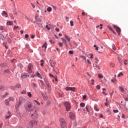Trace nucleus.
I'll return each mask as SVG.
<instances>
[{"instance_id": "1", "label": "nucleus", "mask_w": 128, "mask_h": 128, "mask_svg": "<svg viewBox=\"0 0 128 128\" xmlns=\"http://www.w3.org/2000/svg\"><path fill=\"white\" fill-rule=\"evenodd\" d=\"M25 109L27 112H32L34 110V106L32 103H28L24 106Z\"/></svg>"}, {"instance_id": "2", "label": "nucleus", "mask_w": 128, "mask_h": 128, "mask_svg": "<svg viewBox=\"0 0 128 128\" xmlns=\"http://www.w3.org/2000/svg\"><path fill=\"white\" fill-rule=\"evenodd\" d=\"M60 125L62 128H66V121L64 120L62 118H60Z\"/></svg>"}, {"instance_id": "3", "label": "nucleus", "mask_w": 128, "mask_h": 128, "mask_svg": "<svg viewBox=\"0 0 128 128\" xmlns=\"http://www.w3.org/2000/svg\"><path fill=\"white\" fill-rule=\"evenodd\" d=\"M32 68H34V66L32 64H29L28 66L27 72L28 74H32Z\"/></svg>"}, {"instance_id": "4", "label": "nucleus", "mask_w": 128, "mask_h": 128, "mask_svg": "<svg viewBox=\"0 0 128 128\" xmlns=\"http://www.w3.org/2000/svg\"><path fill=\"white\" fill-rule=\"evenodd\" d=\"M22 98H20L19 100L18 101V103L16 105V110H18V107L20 106L22 103Z\"/></svg>"}, {"instance_id": "5", "label": "nucleus", "mask_w": 128, "mask_h": 128, "mask_svg": "<svg viewBox=\"0 0 128 128\" xmlns=\"http://www.w3.org/2000/svg\"><path fill=\"white\" fill-rule=\"evenodd\" d=\"M64 106L66 107V112H70V104L68 102H65Z\"/></svg>"}, {"instance_id": "6", "label": "nucleus", "mask_w": 128, "mask_h": 128, "mask_svg": "<svg viewBox=\"0 0 128 128\" xmlns=\"http://www.w3.org/2000/svg\"><path fill=\"white\" fill-rule=\"evenodd\" d=\"M76 88L74 87H66L65 88V90H72V92H76Z\"/></svg>"}, {"instance_id": "7", "label": "nucleus", "mask_w": 128, "mask_h": 128, "mask_svg": "<svg viewBox=\"0 0 128 128\" xmlns=\"http://www.w3.org/2000/svg\"><path fill=\"white\" fill-rule=\"evenodd\" d=\"M21 77L22 78H30V75L28 73L24 72L22 74Z\"/></svg>"}, {"instance_id": "8", "label": "nucleus", "mask_w": 128, "mask_h": 128, "mask_svg": "<svg viewBox=\"0 0 128 128\" xmlns=\"http://www.w3.org/2000/svg\"><path fill=\"white\" fill-rule=\"evenodd\" d=\"M113 27L114 28L116 29L117 32H118V34L120 35V32H121L120 28L116 26V25H113Z\"/></svg>"}, {"instance_id": "9", "label": "nucleus", "mask_w": 128, "mask_h": 128, "mask_svg": "<svg viewBox=\"0 0 128 128\" xmlns=\"http://www.w3.org/2000/svg\"><path fill=\"white\" fill-rule=\"evenodd\" d=\"M33 126H34V122H32V121L30 122L28 124V128H32Z\"/></svg>"}, {"instance_id": "10", "label": "nucleus", "mask_w": 128, "mask_h": 128, "mask_svg": "<svg viewBox=\"0 0 128 128\" xmlns=\"http://www.w3.org/2000/svg\"><path fill=\"white\" fill-rule=\"evenodd\" d=\"M10 116H12V114H10V112H8V115L6 116L5 118H6V120H8V118H10Z\"/></svg>"}, {"instance_id": "11", "label": "nucleus", "mask_w": 128, "mask_h": 128, "mask_svg": "<svg viewBox=\"0 0 128 128\" xmlns=\"http://www.w3.org/2000/svg\"><path fill=\"white\" fill-rule=\"evenodd\" d=\"M70 120H74V113H70Z\"/></svg>"}, {"instance_id": "12", "label": "nucleus", "mask_w": 128, "mask_h": 128, "mask_svg": "<svg viewBox=\"0 0 128 128\" xmlns=\"http://www.w3.org/2000/svg\"><path fill=\"white\" fill-rule=\"evenodd\" d=\"M2 14V16H5L6 18H8V13L6 12L3 11Z\"/></svg>"}, {"instance_id": "13", "label": "nucleus", "mask_w": 128, "mask_h": 128, "mask_svg": "<svg viewBox=\"0 0 128 128\" xmlns=\"http://www.w3.org/2000/svg\"><path fill=\"white\" fill-rule=\"evenodd\" d=\"M5 104H6V106H10V100L6 99L5 100Z\"/></svg>"}, {"instance_id": "14", "label": "nucleus", "mask_w": 128, "mask_h": 128, "mask_svg": "<svg viewBox=\"0 0 128 128\" xmlns=\"http://www.w3.org/2000/svg\"><path fill=\"white\" fill-rule=\"evenodd\" d=\"M36 116H38V114H36V112L34 114H31V117L32 118H36Z\"/></svg>"}, {"instance_id": "15", "label": "nucleus", "mask_w": 128, "mask_h": 128, "mask_svg": "<svg viewBox=\"0 0 128 128\" xmlns=\"http://www.w3.org/2000/svg\"><path fill=\"white\" fill-rule=\"evenodd\" d=\"M36 76H38V78H39L41 80H42V75L38 73V72H36Z\"/></svg>"}, {"instance_id": "16", "label": "nucleus", "mask_w": 128, "mask_h": 128, "mask_svg": "<svg viewBox=\"0 0 128 128\" xmlns=\"http://www.w3.org/2000/svg\"><path fill=\"white\" fill-rule=\"evenodd\" d=\"M6 38H4V36L2 34H0V40H4Z\"/></svg>"}, {"instance_id": "17", "label": "nucleus", "mask_w": 128, "mask_h": 128, "mask_svg": "<svg viewBox=\"0 0 128 128\" xmlns=\"http://www.w3.org/2000/svg\"><path fill=\"white\" fill-rule=\"evenodd\" d=\"M4 74H10V70L7 69L6 70H4Z\"/></svg>"}, {"instance_id": "18", "label": "nucleus", "mask_w": 128, "mask_h": 128, "mask_svg": "<svg viewBox=\"0 0 128 128\" xmlns=\"http://www.w3.org/2000/svg\"><path fill=\"white\" fill-rule=\"evenodd\" d=\"M64 38L67 40H68V42H70V38L68 36L65 35Z\"/></svg>"}, {"instance_id": "19", "label": "nucleus", "mask_w": 128, "mask_h": 128, "mask_svg": "<svg viewBox=\"0 0 128 128\" xmlns=\"http://www.w3.org/2000/svg\"><path fill=\"white\" fill-rule=\"evenodd\" d=\"M35 20L38 22H42V19H40V18H36L35 19Z\"/></svg>"}, {"instance_id": "20", "label": "nucleus", "mask_w": 128, "mask_h": 128, "mask_svg": "<svg viewBox=\"0 0 128 128\" xmlns=\"http://www.w3.org/2000/svg\"><path fill=\"white\" fill-rule=\"evenodd\" d=\"M44 82L46 84H50V82H48V80L46 78H44Z\"/></svg>"}, {"instance_id": "21", "label": "nucleus", "mask_w": 128, "mask_h": 128, "mask_svg": "<svg viewBox=\"0 0 128 128\" xmlns=\"http://www.w3.org/2000/svg\"><path fill=\"white\" fill-rule=\"evenodd\" d=\"M94 68H95L96 70H100V66L96 64L95 66L94 65Z\"/></svg>"}, {"instance_id": "22", "label": "nucleus", "mask_w": 128, "mask_h": 128, "mask_svg": "<svg viewBox=\"0 0 128 128\" xmlns=\"http://www.w3.org/2000/svg\"><path fill=\"white\" fill-rule=\"evenodd\" d=\"M0 66H2V68H6V63H2L0 64Z\"/></svg>"}, {"instance_id": "23", "label": "nucleus", "mask_w": 128, "mask_h": 128, "mask_svg": "<svg viewBox=\"0 0 128 128\" xmlns=\"http://www.w3.org/2000/svg\"><path fill=\"white\" fill-rule=\"evenodd\" d=\"M12 22H6V24H8V26H12Z\"/></svg>"}, {"instance_id": "24", "label": "nucleus", "mask_w": 128, "mask_h": 128, "mask_svg": "<svg viewBox=\"0 0 128 128\" xmlns=\"http://www.w3.org/2000/svg\"><path fill=\"white\" fill-rule=\"evenodd\" d=\"M118 59L119 62L121 64H122V58H120V56L118 57Z\"/></svg>"}, {"instance_id": "25", "label": "nucleus", "mask_w": 128, "mask_h": 128, "mask_svg": "<svg viewBox=\"0 0 128 128\" xmlns=\"http://www.w3.org/2000/svg\"><path fill=\"white\" fill-rule=\"evenodd\" d=\"M7 41H8V44H12V39L10 38H8Z\"/></svg>"}, {"instance_id": "26", "label": "nucleus", "mask_w": 128, "mask_h": 128, "mask_svg": "<svg viewBox=\"0 0 128 128\" xmlns=\"http://www.w3.org/2000/svg\"><path fill=\"white\" fill-rule=\"evenodd\" d=\"M18 68H24V66H22V64H18Z\"/></svg>"}, {"instance_id": "27", "label": "nucleus", "mask_w": 128, "mask_h": 128, "mask_svg": "<svg viewBox=\"0 0 128 128\" xmlns=\"http://www.w3.org/2000/svg\"><path fill=\"white\" fill-rule=\"evenodd\" d=\"M120 90L122 92H124V89L122 87H120Z\"/></svg>"}, {"instance_id": "28", "label": "nucleus", "mask_w": 128, "mask_h": 128, "mask_svg": "<svg viewBox=\"0 0 128 128\" xmlns=\"http://www.w3.org/2000/svg\"><path fill=\"white\" fill-rule=\"evenodd\" d=\"M8 100H9L10 101V102H14V99L12 97H10Z\"/></svg>"}, {"instance_id": "29", "label": "nucleus", "mask_w": 128, "mask_h": 128, "mask_svg": "<svg viewBox=\"0 0 128 128\" xmlns=\"http://www.w3.org/2000/svg\"><path fill=\"white\" fill-rule=\"evenodd\" d=\"M86 106V104H84V103L82 102L80 104V106H81V108H84Z\"/></svg>"}, {"instance_id": "30", "label": "nucleus", "mask_w": 128, "mask_h": 128, "mask_svg": "<svg viewBox=\"0 0 128 128\" xmlns=\"http://www.w3.org/2000/svg\"><path fill=\"white\" fill-rule=\"evenodd\" d=\"M48 46V44L46 42H45L44 45L42 46V48H46V46Z\"/></svg>"}, {"instance_id": "31", "label": "nucleus", "mask_w": 128, "mask_h": 128, "mask_svg": "<svg viewBox=\"0 0 128 128\" xmlns=\"http://www.w3.org/2000/svg\"><path fill=\"white\" fill-rule=\"evenodd\" d=\"M15 88H20V84H17L15 86Z\"/></svg>"}, {"instance_id": "32", "label": "nucleus", "mask_w": 128, "mask_h": 128, "mask_svg": "<svg viewBox=\"0 0 128 128\" xmlns=\"http://www.w3.org/2000/svg\"><path fill=\"white\" fill-rule=\"evenodd\" d=\"M61 40L64 42V44H66V42H68V41L64 38H62Z\"/></svg>"}, {"instance_id": "33", "label": "nucleus", "mask_w": 128, "mask_h": 128, "mask_svg": "<svg viewBox=\"0 0 128 128\" xmlns=\"http://www.w3.org/2000/svg\"><path fill=\"white\" fill-rule=\"evenodd\" d=\"M58 46L60 48H62V46H64V44H62V42H58Z\"/></svg>"}, {"instance_id": "34", "label": "nucleus", "mask_w": 128, "mask_h": 128, "mask_svg": "<svg viewBox=\"0 0 128 128\" xmlns=\"http://www.w3.org/2000/svg\"><path fill=\"white\" fill-rule=\"evenodd\" d=\"M32 86H34V88H38V86L36 85V84L34 82H32Z\"/></svg>"}, {"instance_id": "35", "label": "nucleus", "mask_w": 128, "mask_h": 128, "mask_svg": "<svg viewBox=\"0 0 128 128\" xmlns=\"http://www.w3.org/2000/svg\"><path fill=\"white\" fill-rule=\"evenodd\" d=\"M27 94L28 96H29V98H32V93H30V92H28L27 93Z\"/></svg>"}, {"instance_id": "36", "label": "nucleus", "mask_w": 128, "mask_h": 128, "mask_svg": "<svg viewBox=\"0 0 128 128\" xmlns=\"http://www.w3.org/2000/svg\"><path fill=\"white\" fill-rule=\"evenodd\" d=\"M94 110H96V112H98V110H100V108H98L96 106H94Z\"/></svg>"}, {"instance_id": "37", "label": "nucleus", "mask_w": 128, "mask_h": 128, "mask_svg": "<svg viewBox=\"0 0 128 128\" xmlns=\"http://www.w3.org/2000/svg\"><path fill=\"white\" fill-rule=\"evenodd\" d=\"M112 50H116V46H114V44L112 45Z\"/></svg>"}, {"instance_id": "38", "label": "nucleus", "mask_w": 128, "mask_h": 128, "mask_svg": "<svg viewBox=\"0 0 128 128\" xmlns=\"http://www.w3.org/2000/svg\"><path fill=\"white\" fill-rule=\"evenodd\" d=\"M47 11L50 12H51L52 11V8L50 7H48L47 8Z\"/></svg>"}, {"instance_id": "39", "label": "nucleus", "mask_w": 128, "mask_h": 128, "mask_svg": "<svg viewBox=\"0 0 128 128\" xmlns=\"http://www.w3.org/2000/svg\"><path fill=\"white\" fill-rule=\"evenodd\" d=\"M40 82L42 84V86H44V81H42V80H40Z\"/></svg>"}, {"instance_id": "40", "label": "nucleus", "mask_w": 128, "mask_h": 128, "mask_svg": "<svg viewBox=\"0 0 128 128\" xmlns=\"http://www.w3.org/2000/svg\"><path fill=\"white\" fill-rule=\"evenodd\" d=\"M86 60H87V62H88V64H92V62H90V60L88 59Z\"/></svg>"}, {"instance_id": "41", "label": "nucleus", "mask_w": 128, "mask_h": 128, "mask_svg": "<svg viewBox=\"0 0 128 128\" xmlns=\"http://www.w3.org/2000/svg\"><path fill=\"white\" fill-rule=\"evenodd\" d=\"M70 24L71 26H74V22H72V20L70 21Z\"/></svg>"}, {"instance_id": "42", "label": "nucleus", "mask_w": 128, "mask_h": 128, "mask_svg": "<svg viewBox=\"0 0 128 128\" xmlns=\"http://www.w3.org/2000/svg\"><path fill=\"white\" fill-rule=\"evenodd\" d=\"M4 90V86H0V90Z\"/></svg>"}, {"instance_id": "43", "label": "nucleus", "mask_w": 128, "mask_h": 128, "mask_svg": "<svg viewBox=\"0 0 128 128\" xmlns=\"http://www.w3.org/2000/svg\"><path fill=\"white\" fill-rule=\"evenodd\" d=\"M88 56H90V58H94V54H88Z\"/></svg>"}, {"instance_id": "44", "label": "nucleus", "mask_w": 128, "mask_h": 128, "mask_svg": "<svg viewBox=\"0 0 128 128\" xmlns=\"http://www.w3.org/2000/svg\"><path fill=\"white\" fill-rule=\"evenodd\" d=\"M96 60V64H98V58H95Z\"/></svg>"}, {"instance_id": "45", "label": "nucleus", "mask_w": 128, "mask_h": 128, "mask_svg": "<svg viewBox=\"0 0 128 128\" xmlns=\"http://www.w3.org/2000/svg\"><path fill=\"white\" fill-rule=\"evenodd\" d=\"M46 28L48 30H50V28L48 27V25H46Z\"/></svg>"}, {"instance_id": "46", "label": "nucleus", "mask_w": 128, "mask_h": 128, "mask_svg": "<svg viewBox=\"0 0 128 128\" xmlns=\"http://www.w3.org/2000/svg\"><path fill=\"white\" fill-rule=\"evenodd\" d=\"M120 76H124V74H122V72H120L118 75V78H120Z\"/></svg>"}, {"instance_id": "47", "label": "nucleus", "mask_w": 128, "mask_h": 128, "mask_svg": "<svg viewBox=\"0 0 128 128\" xmlns=\"http://www.w3.org/2000/svg\"><path fill=\"white\" fill-rule=\"evenodd\" d=\"M34 102H36L38 106H40V103L36 101V100H34Z\"/></svg>"}, {"instance_id": "48", "label": "nucleus", "mask_w": 128, "mask_h": 128, "mask_svg": "<svg viewBox=\"0 0 128 128\" xmlns=\"http://www.w3.org/2000/svg\"><path fill=\"white\" fill-rule=\"evenodd\" d=\"M46 85L47 86L48 88H50V83H48V84H46Z\"/></svg>"}, {"instance_id": "49", "label": "nucleus", "mask_w": 128, "mask_h": 128, "mask_svg": "<svg viewBox=\"0 0 128 128\" xmlns=\"http://www.w3.org/2000/svg\"><path fill=\"white\" fill-rule=\"evenodd\" d=\"M42 96H43L44 100H48V97L44 96V94H42Z\"/></svg>"}, {"instance_id": "50", "label": "nucleus", "mask_w": 128, "mask_h": 128, "mask_svg": "<svg viewBox=\"0 0 128 128\" xmlns=\"http://www.w3.org/2000/svg\"><path fill=\"white\" fill-rule=\"evenodd\" d=\"M108 28H109L111 32H112V28L110 26H108Z\"/></svg>"}, {"instance_id": "51", "label": "nucleus", "mask_w": 128, "mask_h": 128, "mask_svg": "<svg viewBox=\"0 0 128 128\" xmlns=\"http://www.w3.org/2000/svg\"><path fill=\"white\" fill-rule=\"evenodd\" d=\"M98 77L100 78H103L102 75V74H98Z\"/></svg>"}, {"instance_id": "52", "label": "nucleus", "mask_w": 128, "mask_h": 128, "mask_svg": "<svg viewBox=\"0 0 128 128\" xmlns=\"http://www.w3.org/2000/svg\"><path fill=\"white\" fill-rule=\"evenodd\" d=\"M96 88H97V90H100V86L98 85L96 86Z\"/></svg>"}, {"instance_id": "53", "label": "nucleus", "mask_w": 128, "mask_h": 128, "mask_svg": "<svg viewBox=\"0 0 128 128\" xmlns=\"http://www.w3.org/2000/svg\"><path fill=\"white\" fill-rule=\"evenodd\" d=\"M69 54H74V52H72V50H70Z\"/></svg>"}, {"instance_id": "54", "label": "nucleus", "mask_w": 128, "mask_h": 128, "mask_svg": "<svg viewBox=\"0 0 128 128\" xmlns=\"http://www.w3.org/2000/svg\"><path fill=\"white\" fill-rule=\"evenodd\" d=\"M126 62H128V60H124V64H125V65L128 64V63H126Z\"/></svg>"}, {"instance_id": "55", "label": "nucleus", "mask_w": 128, "mask_h": 128, "mask_svg": "<svg viewBox=\"0 0 128 128\" xmlns=\"http://www.w3.org/2000/svg\"><path fill=\"white\" fill-rule=\"evenodd\" d=\"M6 96H8V93L6 92L4 96H3V98H6Z\"/></svg>"}, {"instance_id": "56", "label": "nucleus", "mask_w": 128, "mask_h": 128, "mask_svg": "<svg viewBox=\"0 0 128 128\" xmlns=\"http://www.w3.org/2000/svg\"><path fill=\"white\" fill-rule=\"evenodd\" d=\"M25 38H28L29 36L28 34H25Z\"/></svg>"}, {"instance_id": "57", "label": "nucleus", "mask_w": 128, "mask_h": 128, "mask_svg": "<svg viewBox=\"0 0 128 128\" xmlns=\"http://www.w3.org/2000/svg\"><path fill=\"white\" fill-rule=\"evenodd\" d=\"M82 58L83 60H86V56H82Z\"/></svg>"}, {"instance_id": "58", "label": "nucleus", "mask_w": 128, "mask_h": 128, "mask_svg": "<svg viewBox=\"0 0 128 128\" xmlns=\"http://www.w3.org/2000/svg\"><path fill=\"white\" fill-rule=\"evenodd\" d=\"M114 112L116 114V112H118V110H113Z\"/></svg>"}, {"instance_id": "59", "label": "nucleus", "mask_w": 128, "mask_h": 128, "mask_svg": "<svg viewBox=\"0 0 128 128\" xmlns=\"http://www.w3.org/2000/svg\"><path fill=\"white\" fill-rule=\"evenodd\" d=\"M32 122L33 124H38V121L34 120Z\"/></svg>"}, {"instance_id": "60", "label": "nucleus", "mask_w": 128, "mask_h": 128, "mask_svg": "<svg viewBox=\"0 0 128 128\" xmlns=\"http://www.w3.org/2000/svg\"><path fill=\"white\" fill-rule=\"evenodd\" d=\"M86 95H84L82 96V100H86Z\"/></svg>"}, {"instance_id": "61", "label": "nucleus", "mask_w": 128, "mask_h": 128, "mask_svg": "<svg viewBox=\"0 0 128 128\" xmlns=\"http://www.w3.org/2000/svg\"><path fill=\"white\" fill-rule=\"evenodd\" d=\"M54 70L56 72L58 73V68H54Z\"/></svg>"}, {"instance_id": "62", "label": "nucleus", "mask_w": 128, "mask_h": 128, "mask_svg": "<svg viewBox=\"0 0 128 128\" xmlns=\"http://www.w3.org/2000/svg\"><path fill=\"white\" fill-rule=\"evenodd\" d=\"M55 30H56V32H60V28H56Z\"/></svg>"}, {"instance_id": "63", "label": "nucleus", "mask_w": 128, "mask_h": 128, "mask_svg": "<svg viewBox=\"0 0 128 128\" xmlns=\"http://www.w3.org/2000/svg\"><path fill=\"white\" fill-rule=\"evenodd\" d=\"M82 16H86V12H82Z\"/></svg>"}, {"instance_id": "64", "label": "nucleus", "mask_w": 128, "mask_h": 128, "mask_svg": "<svg viewBox=\"0 0 128 128\" xmlns=\"http://www.w3.org/2000/svg\"><path fill=\"white\" fill-rule=\"evenodd\" d=\"M46 104H47V105L48 106V105L50 104V101H48Z\"/></svg>"}]
</instances>
